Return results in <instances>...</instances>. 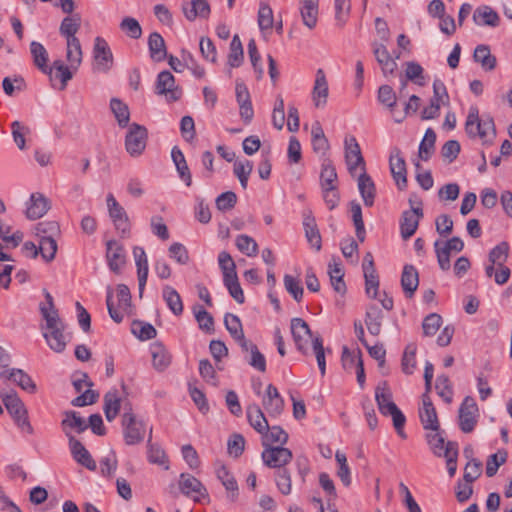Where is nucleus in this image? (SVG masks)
Returning <instances> with one entry per match:
<instances>
[{"label":"nucleus","mask_w":512,"mask_h":512,"mask_svg":"<svg viewBox=\"0 0 512 512\" xmlns=\"http://www.w3.org/2000/svg\"><path fill=\"white\" fill-rule=\"evenodd\" d=\"M123 436L127 445H136L143 441L145 425L137 420L133 413L125 412L122 416Z\"/></svg>","instance_id":"nucleus-10"},{"label":"nucleus","mask_w":512,"mask_h":512,"mask_svg":"<svg viewBox=\"0 0 512 512\" xmlns=\"http://www.w3.org/2000/svg\"><path fill=\"white\" fill-rule=\"evenodd\" d=\"M2 401L17 427L22 432L32 435L34 429L29 421L28 411L17 393H7L2 397Z\"/></svg>","instance_id":"nucleus-4"},{"label":"nucleus","mask_w":512,"mask_h":512,"mask_svg":"<svg viewBox=\"0 0 512 512\" xmlns=\"http://www.w3.org/2000/svg\"><path fill=\"white\" fill-rule=\"evenodd\" d=\"M409 205L410 209L403 211L400 218V234L403 240H408L415 234L419 222L424 216L421 199L411 195Z\"/></svg>","instance_id":"nucleus-3"},{"label":"nucleus","mask_w":512,"mask_h":512,"mask_svg":"<svg viewBox=\"0 0 512 512\" xmlns=\"http://www.w3.org/2000/svg\"><path fill=\"white\" fill-rule=\"evenodd\" d=\"M83 52L80 40L66 41V60L68 64L77 71L82 63Z\"/></svg>","instance_id":"nucleus-45"},{"label":"nucleus","mask_w":512,"mask_h":512,"mask_svg":"<svg viewBox=\"0 0 512 512\" xmlns=\"http://www.w3.org/2000/svg\"><path fill=\"white\" fill-rule=\"evenodd\" d=\"M365 278V290L368 296L376 298L379 288V277L376 269H363Z\"/></svg>","instance_id":"nucleus-63"},{"label":"nucleus","mask_w":512,"mask_h":512,"mask_svg":"<svg viewBox=\"0 0 512 512\" xmlns=\"http://www.w3.org/2000/svg\"><path fill=\"white\" fill-rule=\"evenodd\" d=\"M345 161L352 176L359 165H362V170H365L364 158L355 137L345 140Z\"/></svg>","instance_id":"nucleus-21"},{"label":"nucleus","mask_w":512,"mask_h":512,"mask_svg":"<svg viewBox=\"0 0 512 512\" xmlns=\"http://www.w3.org/2000/svg\"><path fill=\"white\" fill-rule=\"evenodd\" d=\"M337 172L330 159L325 158L322 162L320 173L321 188L333 189L336 188Z\"/></svg>","instance_id":"nucleus-46"},{"label":"nucleus","mask_w":512,"mask_h":512,"mask_svg":"<svg viewBox=\"0 0 512 512\" xmlns=\"http://www.w3.org/2000/svg\"><path fill=\"white\" fill-rule=\"evenodd\" d=\"M444 431H432V433H428L426 435L428 444L432 449L433 453L438 456H444V451L446 448L447 442H445Z\"/></svg>","instance_id":"nucleus-53"},{"label":"nucleus","mask_w":512,"mask_h":512,"mask_svg":"<svg viewBox=\"0 0 512 512\" xmlns=\"http://www.w3.org/2000/svg\"><path fill=\"white\" fill-rule=\"evenodd\" d=\"M81 17L79 14L65 17L60 25L59 32L66 38V41L72 39L79 40L75 35L80 29Z\"/></svg>","instance_id":"nucleus-43"},{"label":"nucleus","mask_w":512,"mask_h":512,"mask_svg":"<svg viewBox=\"0 0 512 512\" xmlns=\"http://www.w3.org/2000/svg\"><path fill=\"white\" fill-rule=\"evenodd\" d=\"M0 379L3 381H12L18 385L22 390L34 394L37 391V386L32 378L22 369L12 368L0 372Z\"/></svg>","instance_id":"nucleus-15"},{"label":"nucleus","mask_w":512,"mask_h":512,"mask_svg":"<svg viewBox=\"0 0 512 512\" xmlns=\"http://www.w3.org/2000/svg\"><path fill=\"white\" fill-rule=\"evenodd\" d=\"M444 457L446 458L448 473L450 477H453L457 470L458 444L456 442H447Z\"/></svg>","instance_id":"nucleus-58"},{"label":"nucleus","mask_w":512,"mask_h":512,"mask_svg":"<svg viewBox=\"0 0 512 512\" xmlns=\"http://www.w3.org/2000/svg\"><path fill=\"white\" fill-rule=\"evenodd\" d=\"M311 142L313 151L322 156H324L330 148L329 142L319 122L314 123L312 126Z\"/></svg>","instance_id":"nucleus-42"},{"label":"nucleus","mask_w":512,"mask_h":512,"mask_svg":"<svg viewBox=\"0 0 512 512\" xmlns=\"http://www.w3.org/2000/svg\"><path fill=\"white\" fill-rule=\"evenodd\" d=\"M237 248L249 257L256 256L258 253V244L256 241L245 234H241L236 238Z\"/></svg>","instance_id":"nucleus-61"},{"label":"nucleus","mask_w":512,"mask_h":512,"mask_svg":"<svg viewBox=\"0 0 512 512\" xmlns=\"http://www.w3.org/2000/svg\"><path fill=\"white\" fill-rule=\"evenodd\" d=\"M217 477L222 482L226 490L231 492V500L234 501L238 492V484L234 476L225 466H222L217 470Z\"/></svg>","instance_id":"nucleus-54"},{"label":"nucleus","mask_w":512,"mask_h":512,"mask_svg":"<svg viewBox=\"0 0 512 512\" xmlns=\"http://www.w3.org/2000/svg\"><path fill=\"white\" fill-rule=\"evenodd\" d=\"M152 362L155 369L165 370L171 363V356L165 346L160 342H155L150 348Z\"/></svg>","instance_id":"nucleus-38"},{"label":"nucleus","mask_w":512,"mask_h":512,"mask_svg":"<svg viewBox=\"0 0 512 512\" xmlns=\"http://www.w3.org/2000/svg\"><path fill=\"white\" fill-rule=\"evenodd\" d=\"M49 209L48 200L40 193L32 194L30 204L26 209L28 219L36 220L41 218Z\"/></svg>","instance_id":"nucleus-32"},{"label":"nucleus","mask_w":512,"mask_h":512,"mask_svg":"<svg viewBox=\"0 0 512 512\" xmlns=\"http://www.w3.org/2000/svg\"><path fill=\"white\" fill-rule=\"evenodd\" d=\"M132 333L140 340L146 341L156 337L157 331L153 325L143 321H134L132 324Z\"/></svg>","instance_id":"nucleus-59"},{"label":"nucleus","mask_w":512,"mask_h":512,"mask_svg":"<svg viewBox=\"0 0 512 512\" xmlns=\"http://www.w3.org/2000/svg\"><path fill=\"white\" fill-rule=\"evenodd\" d=\"M416 351L417 347L415 344H408L404 350L401 360V368L403 373L407 375L413 374L416 368Z\"/></svg>","instance_id":"nucleus-52"},{"label":"nucleus","mask_w":512,"mask_h":512,"mask_svg":"<svg viewBox=\"0 0 512 512\" xmlns=\"http://www.w3.org/2000/svg\"><path fill=\"white\" fill-rule=\"evenodd\" d=\"M244 60V52L240 37L235 34L230 43V51L228 55V65L230 68L239 67Z\"/></svg>","instance_id":"nucleus-49"},{"label":"nucleus","mask_w":512,"mask_h":512,"mask_svg":"<svg viewBox=\"0 0 512 512\" xmlns=\"http://www.w3.org/2000/svg\"><path fill=\"white\" fill-rule=\"evenodd\" d=\"M382 310L376 305H371L366 311L365 324L370 334L377 336L382 329Z\"/></svg>","instance_id":"nucleus-40"},{"label":"nucleus","mask_w":512,"mask_h":512,"mask_svg":"<svg viewBox=\"0 0 512 512\" xmlns=\"http://www.w3.org/2000/svg\"><path fill=\"white\" fill-rule=\"evenodd\" d=\"M253 170V163L250 160L244 162L238 161L234 163L233 172L239 179V182L243 189L247 188L248 179Z\"/></svg>","instance_id":"nucleus-57"},{"label":"nucleus","mask_w":512,"mask_h":512,"mask_svg":"<svg viewBox=\"0 0 512 512\" xmlns=\"http://www.w3.org/2000/svg\"><path fill=\"white\" fill-rule=\"evenodd\" d=\"M223 282L231 297L239 304L244 303L245 296L240 286L237 274H233L232 276L225 275Z\"/></svg>","instance_id":"nucleus-51"},{"label":"nucleus","mask_w":512,"mask_h":512,"mask_svg":"<svg viewBox=\"0 0 512 512\" xmlns=\"http://www.w3.org/2000/svg\"><path fill=\"white\" fill-rule=\"evenodd\" d=\"M328 274H329L330 282H331L333 289L337 293L344 295L346 293L347 287H346V284L343 279L344 271H343L342 267L339 264H334V265L329 264Z\"/></svg>","instance_id":"nucleus-50"},{"label":"nucleus","mask_w":512,"mask_h":512,"mask_svg":"<svg viewBox=\"0 0 512 512\" xmlns=\"http://www.w3.org/2000/svg\"><path fill=\"white\" fill-rule=\"evenodd\" d=\"M509 253V244L505 241L500 242L489 252V262L492 264L503 265L507 261Z\"/></svg>","instance_id":"nucleus-64"},{"label":"nucleus","mask_w":512,"mask_h":512,"mask_svg":"<svg viewBox=\"0 0 512 512\" xmlns=\"http://www.w3.org/2000/svg\"><path fill=\"white\" fill-rule=\"evenodd\" d=\"M224 325L234 340L243 338L244 331L238 316L232 313H226L224 316Z\"/></svg>","instance_id":"nucleus-55"},{"label":"nucleus","mask_w":512,"mask_h":512,"mask_svg":"<svg viewBox=\"0 0 512 512\" xmlns=\"http://www.w3.org/2000/svg\"><path fill=\"white\" fill-rule=\"evenodd\" d=\"M375 400L380 413L384 416H391L393 422L399 425L404 415L393 401L392 392L386 381L378 384L375 389Z\"/></svg>","instance_id":"nucleus-6"},{"label":"nucleus","mask_w":512,"mask_h":512,"mask_svg":"<svg viewBox=\"0 0 512 512\" xmlns=\"http://www.w3.org/2000/svg\"><path fill=\"white\" fill-rule=\"evenodd\" d=\"M435 389L437 394L448 404L452 402L453 389L447 375L441 374L436 379Z\"/></svg>","instance_id":"nucleus-56"},{"label":"nucleus","mask_w":512,"mask_h":512,"mask_svg":"<svg viewBox=\"0 0 512 512\" xmlns=\"http://www.w3.org/2000/svg\"><path fill=\"white\" fill-rule=\"evenodd\" d=\"M30 52L34 65L44 74L51 75L52 68L48 66V52L46 48L37 41L30 43Z\"/></svg>","instance_id":"nucleus-31"},{"label":"nucleus","mask_w":512,"mask_h":512,"mask_svg":"<svg viewBox=\"0 0 512 512\" xmlns=\"http://www.w3.org/2000/svg\"><path fill=\"white\" fill-rule=\"evenodd\" d=\"M291 333L297 349L301 352H305L308 340L312 337V333L307 322L302 318H292Z\"/></svg>","instance_id":"nucleus-22"},{"label":"nucleus","mask_w":512,"mask_h":512,"mask_svg":"<svg viewBox=\"0 0 512 512\" xmlns=\"http://www.w3.org/2000/svg\"><path fill=\"white\" fill-rule=\"evenodd\" d=\"M38 249L43 259L47 262H50L55 258L57 252V242L55 238L45 236L44 238H40Z\"/></svg>","instance_id":"nucleus-60"},{"label":"nucleus","mask_w":512,"mask_h":512,"mask_svg":"<svg viewBox=\"0 0 512 512\" xmlns=\"http://www.w3.org/2000/svg\"><path fill=\"white\" fill-rule=\"evenodd\" d=\"M147 458L150 463L163 466L165 470L169 469L165 451L158 444L152 443V429L147 441Z\"/></svg>","instance_id":"nucleus-41"},{"label":"nucleus","mask_w":512,"mask_h":512,"mask_svg":"<svg viewBox=\"0 0 512 512\" xmlns=\"http://www.w3.org/2000/svg\"><path fill=\"white\" fill-rule=\"evenodd\" d=\"M148 47L153 61L161 62L167 58L165 41L158 32H153L149 35Z\"/></svg>","instance_id":"nucleus-34"},{"label":"nucleus","mask_w":512,"mask_h":512,"mask_svg":"<svg viewBox=\"0 0 512 512\" xmlns=\"http://www.w3.org/2000/svg\"><path fill=\"white\" fill-rule=\"evenodd\" d=\"M477 411L478 408L474 398L466 396L459 408V427L462 432L470 433L474 430L477 423L475 416Z\"/></svg>","instance_id":"nucleus-12"},{"label":"nucleus","mask_w":512,"mask_h":512,"mask_svg":"<svg viewBox=\"0 0 512 512\" xmlns=\"http://www.w3.org/2000/svg\"><path fill=\"white\" fill-rule=\"evenodd\" d=\"M329 95L328 81L323 69L316 71L315 83L312 90V100L316 108H323L327 104Z\"/></svg>","instance_id":"nucleus-23"},{"label":"nucleus","mask_w":512,"mask_h":512,"mask_svg":"<svg viewBox=\"0 0 512 512\" xmlns=\"http://www.w3.org/2000/svg\"><path fill=\"white\" fill-rule=\"evenodd\" d=\"M419 418L425 430L438 431L440 424L436 409L430 396L422 395V407L419 408Z\"/></svg>","instance_id":"nucleus-18"},{"label":"nucleus","mask_w":512,"mask_h":512,"mask_svg":"<svg viewBox=\"0 0 512 512\" xmlns=\"http://www.w3.org/2000/svg\"><path fill=\"white\" fill-rule=\"evenodd\" d=\"M40 312L46 321V328L49 330V332L43 333L47 344L56 353L63 352L66 348L67 340L63 333L64 324L58 312L49 313L44 304L40 305Z\"/></svg>","instance_id":"nucleus-2"},{"label":"nucleus","mask_w":512,"mask_h":512,"mask_svg":"<svg viewBox=\"0 0 512 512\" xmlns=\"http://www.w3.org/2000/svg\"><path fill=\"white\" fill-rule=\"evenodd\" d=\"M303 226L306 239L310 246L315 248L316 251H320L322 247L321 235L311 211H305L303 213Z\"/></svg>","instance_id":"nucleus-25"},{"label":"nucleus","mask_w":512,"mask_h":512,"mask_svg":"<svg viewBox=\"0 0 512 512\" xmlns=\"http://www.w3.org/2000/svg\"><path fill=\"white\" fill-rule=\"evenodd\" d=\"M162 295L168 308L174 315L179 316L183 313V302L181 296L173 287L169 285L164 286Z\"/></svg>","instance_id":"nucleus-44"},{"label":"nucleus","mask_w":512,"mask_h":512,"mask_svg":"<svg viewBox=\"0 0 512 512\" xmlns=\"http://www.w3.org/2000/svg\"><path fill=\"white\" fill-rule=\"evenodd\" d=\"M133 255L135 258V263L137 266V275H138V286H139V295L142 297L144 292L147 278H148V259L145 253V250L142 247L136 246L133 249Z\"/></svg>","instance_id":"nucleus-27"},{"label":"nucleus","mask_w":512,"mask_h":512,"mask_svg":"<svg viewBox=\"0 0 512 512\" xmlns=\"http://www.w3.org/2000/svg\"><path fill=\"white\" fill-rule=\"evenodd\" d=\"M182 11L188 21H194L198 17L207 19L211 9L207 0H190L182 4Z\"/></svg>","instance_id":"nucleus-24"},{"label":"nucleus","mask_w":512,"mask_h":512,"mask_svg":"<svg viewBox=\"0 0 512 512\" xmlns=\"http://www.w3.org/2000/svg\"><path fill=\"white\" fill-rule=\"evenodd\" d=\"M473 21L479 26L497 27L500 24V17L491 7L483 5L474 11Z\"/></svg>","instance_id":"nucleus-30"},{"label":"nucleus","mask_w":512,"mask_h":512,"mask_svg":"<svg viewBox=\"0 0 512 512\" xmlns=\"http://www.w3.org/2000/svg\"><path fill=\"white\" fill-rule=\"evenodd\" d=\"M378 101L383 104L387 109L393 112L396 104V93L389 85H382L378 89Z\"/></svg>","instance_id":"nucleus-62"},{"label":"nucleus","mask_w":512,"mask_h":512,"mask_svg":"<svg viewBox=\"0 0 512 512\" xmlns=\"http://www.w3.org/2000/svg\"><path fill=\"white\" fill-rule=\"evenodd\" d=\"M300 13L303 24L309 29L315 28L318 19V0H301Z\"/></svg>","instance_id":"nucleus-35"},{"label":"nucleus","mask_w":512,"mask_h":512,"mask_svg":"<svg viewBox=\"0 0 512 512\" xmlns=\"http://www.w3.org/2000/svg\"><path fill=\"white\" fill-rule=\"evenodd\" d=\"M475 62L480 63L485 71H492L496 68L497 59L491 54L490 48L487 45H478L473 54Z\"/></svg>","instance_id":"nucleus-39"},{"label":"nucleus","mask_w":512,"mask_h":512,"mask_svg":"<svg viewBox=\"0 0 512 512\" xmlns=\"http://www.w3.org/2000/svg\"><path fill=\"white\" fill-rule=\"evenodd\" d=\"M390 171L397 187L404 190L407 187V168L405 159L401 155V151L395 148L389 159Z\"/></svg>","instance_id":"nucleus-16"},{"label":"nucleus","mask_w":512,"mask_h":512,"mask_svg":"<svg viewBox=\"0 0 512 512\" xmlns=\"http://www.w3.org/2000/svg\"><path fill=\"white\" fill-rule=\"evenodd\" d=\"M68 442L71 454L75 461H77L79 464L83 465L89 470H96V462L93 460L92 456L84 447V445L75 437H70V440H68Z\"/></svg>","instance_id":"nucleus-26"},{"label":"nucleus","mask_w":512,"mask_h":512,"mask_svg":"<svg viewBox=\"0 0 512 512\" xmlns=\"http://www.w3.org/2000/svg\"><path fill=\"white\" fill-rule=\"evenodd\" d=\"M106 259L110 270L115 274H120L121 269L126 263V255L123 245L116 240L107 241Z\"/></svg>","instance_id":"nucleus-17"},{"label":"nucleus","mask_w":512,"mask_h":512,"mask_svg":"<svg viewBox=\"0 0 512 512\" xmlns=\"http://www.w3.org/2000/svg\"><path fill=\"white\" fill-rule=\"evenodd\" d=\"M358 189L365 206L371 207L374 204L376 196V187L372 178L365 170L358 177Z\"/></svg>","instance_id":"nucleus-28"},{"label":"nucleus","mask_w":512,"mask_h":512,"mask_svg":"<svg viewBox=\"0 0 512 512\" xmlns=\"http://www.w3.org/2000/svg\"><path fill=\"white\" fill-rule=\"evenodd\" d=\"M171 157L176 166L177 172L181 180L185 182L187 186L192 184V176L185 160L184 154L178 146H174L171 150Z\"/></svg>","instance_id":"nucleus-37"},{"label":"nucleus","mask_w":512,"mask_h":512,"mask_svg":"<svg viewBox=\"0 0 512 512\" xmlns=\"http://www.w3.org/2000/svg\"><path fill=\"white\" fill-rule=\"evenodd\" d=\"M148 140V131L146 127L132 123L125 136L126 151L132 157H139L145 151Z\"/></svg>","instance_id":"nucleus-7"},{"label":"nucleus","mask_w":512,"mask_h":512,"mask_svg":"<svg viewBox=\"0 0 512 512\" xmlns=\"http://www.w3.org/2000/svg\"><path fill=\"white\" fill-rule=\"evenodd\" d=\"M247 418L249 424L260 434L269 430V424L261 408L257 404L247 407Z\"/></svg>","instance_id":"nucleus-33"},{"label":"nucleus","mask_w":512,"mask_h":512,"mask_svg":"<svg viewBox=\"0 0 512 512\" xmlns=\"http://www.w3.org/2000/svg\"><path fill=\"white\" fill-rule=\"evenodd\" d=\"M155 93L164 96L169 103L176 102L182 97V89L176 85L175 77L168 70L161 71L158 74Z\"/></svg>","instance_id":"nucleus-9"},{"label":"nucleus","mask_w":512,"mask_h":512,"mask_svg":"<svg viewBox=\"0 0 512 512\" xmlns=\"http://www.w3.org/2000/svg\"><path fill=\"white\" fill-rule=\"evenodd\" d=\"M179 488L184 495L191 497L194 501H200L201 498L208 496L204 485L196 477L188 473L180 475Z\"/></svg>","instance_id":"nucleus-14"},{"label":"nucleus","mask_w":512,"mask_h":512,"mask_svg":"<svg viewBox=\"0 0 512 512\" xmlns=\"http://www.w3.org/2000/svg\"><path fill=\"white\" fill-rule=\"evenodd\" d=\"M110 108L121 128H125L129 124L130 112L128 106L120 99L112 98Z\"/></svg>","instance_id":"nucleus-48"},{"label":"nucleus","mask_w":512,"mask_h":512,"mask_svg":"<svg viewBox=\"0 0 512 512\" xmlns=\"http://www.w3.org/2000/svg\"><path fill=\"white\" fill-rule=\"evenodd\" d=\"M373 55L379 64L383 74L386 76L388 74L392 75L397 69L396 59L400 57V55H396L395 58L392 57L388 49L386 48L384 43H380L377 41H373L371 43Z\"/></svg>","instance_id":"nucleus-13"},{"label":"nucleus","mask_w":512,"mask_h":512,"mask_svg":"<svg viewBox=\"0 0 512 512\" xmlns=\"http://www.w3.org/2000/svg\"><path fill=\"white\" fill-rule=\"evenodd\" d=\"M436 133L432 128H428L424 138L419 145L418 155L423 161H428L435 151Z\"/></svg>","instance_id":"nucleus-47"},{"label":"nucleus","mask_w":512,"mask_h":512,"mask_svg":"<svg viewBox=\"0 0 512 512\" xmlns=\"http://www.w3.org/2000/svg\"><path fill=\"white\" fill-rule=\"evenodd\" d=\"M94 69L101 72H107L113 65V54L111 49L102 37H96L93 47Z\"/></svg>","instance_id":"nucleus-11"},{"label":"nucleus","mask_w":512,"mask_h":512,"mask_svg":"<svg viewBox=\"0 0 512 512\" xmlns=\"http://www.w3.org/2000/svg\"><path fill=\"white\" fill-rule=\"evenodd\" d=\"M117 298L118 307L114 306L113 303V290L111 287L107 288L106 305L109 316L116 323L123 321V312H126L131 307V293L127 285H117Z\"/></svg>","instance_id":"nucleus-5"},{"label":"nucleus","mask_w":512,"mask_h":512,"mask_svg":"<svg viewBox=\"0 0 512 512\" xmlns=\"http://www.w3.org/2000/svg\"><path fill=\"white\" fill-rule=\"evenodd\" d=\"M419 285V275L413 265H405L401 275V287L406 297L411 298Z\"/></svg>","instance_id":"nucleus-29"},{"label":"nucleus","mask_w":512,"mask_h":512,"mask_svg":"<svg viewBox=\"0 0 512 512\" xmlns=\"http://www.w3.org/2000/svg\"><path fill=\"white\" fill-rule=\"evenodd\" d=\"M120 407L121 399L119 397L118 391L115 388L111 389L104 395L103 406L105 417L109 422L113 421L117 417L120 411Z\"/></svg>","instance_id":"nucleus-36"},{"label":"nucleus","mask_w":512,"mask_h":512,"mask_svg":"<svg viewBox=\"0 0 512 512\" xmlns=\"http://www.w3.org/2000/svg\"><path fill=\"white\" fill-rule=\"evenodd\" d=\"M465 131L470 138L479 137L483 144H491L496 136L494 120L491 116L479 117L477 107H470L465 123Z\"/></svg>","instance_id":"nucleus-1"},{"label":"nucleus","mask_w":512,"mask_h":512,"mask_svg":"<svg viewBox=\"0 0 512 512\" xmlns=\"http://www.w3.org/2000/svg\"><path fill=\"white\" fill-rule=\"evenodd\" d=\"M264 409L270 417H278L284 410V400L278 392V389L269 384L266 389V394L262 401Z\"/></svg>","instance_id":"nucleus-20"},{"label":"nucleus","mask_w":512,"mask_h":512,"mask_svg":"<svg viewBox=\"0 0 512 512\" xmlns=\"http://www.w3.org/2000/svg\"><path fill=\"white\" fill-rule=\"evenodd\" d=\"M264 450L261 454L263 463L269 468L284 469L283 467L288 464L293 454L290 449L283 446H271L266 441L262 442Z\"/></svg>","instance_id":"nucleus-8"},{"label":"nucleus","mask_w":512,"mask_h":512,"mask_svg":"<svg viewBox=\"0 0 512 512\" xmlns=\"http://www.w3.org/2000/svg\"><path fill=\"white\" fill-rule=\"evenodd\" d=\"M63 415L64 418L61 421V428L68 440H70V437H74L72 431L80 434L87 430L88 425L86 421L77 411L68 410L65 411Z\"/></svg>","instance_id":"nucleus-19"}]
</instances>
